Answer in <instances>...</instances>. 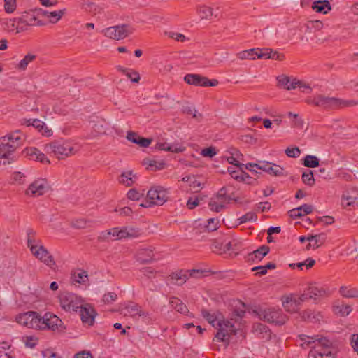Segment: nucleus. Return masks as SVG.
<instances>
[{
  "mask_svg": "<svg viewBox=\"0 0 358 358\" xmlns=\"http://www.w3.org/2000/svg\"><path fill=\"white\" fill-rule=\"evenodd\" d=\"M142 196L143 194L134 189H131L127 192L128 199L132 201H138L142 197Z\"/></svg>",
  "mask_w": 358,
  "mask_h": 358,
  "instance_id": "nucleus-55",
  "label": "nucleus"
},
{
  "mask_svg": "<svg viewBox=\"0 0 358 358\" xmlns=\"http://www.w3.org/2000/svg\"><path fill=\"white\" fill-rule=\"evenodd\" d=\"M48 189V182L44 179H38L33 182L26 190V194L31 196L43 195Z\"/></svg>",
  "mask_w": 358,
  "mask_h": 358,
  "instance_id": "nucleus-15",
  "label": "nucleus"
},
{
  "mask_svg": "<svg viewBox=\"0 0 358 358\" xmlns=\"http://www.w3.org/2000/svg\"><path fill=\"white\" fill-rule=\"evenodd\" d=\"M22 340L26 346L34 348L37 343V338L34 336H24Z\"/></svg>",
  "mask_w": 358,
  "mask_h": 358,
  "instance_id": "nucleus-58",
  "label": "nucleus"
},
{
  "mask_svg": "<svg viewBox=\"0 0 358 358\" xmlns=\"http://www.w3.org/2000/svg\"><path fill=\"white\" fill-rule=\"evenodd\" d=\"M340 293L345 298H358V289L356 288H348L343 286L340 288Z\"/></svg>",
  "mask_w": 358,
  "mask_h": 358,
  "instance_id": "nucleus-41",
  "label": "nucleus"
},
{
  "mask_svg": "<svg viewBox=\"0 0 358 358\" xmlns=\"http://www.w3.org/2000/svg\"><path fill=\"white\" fill-rule=\"evenodd\" d=\"M24 124H26L27 126L34 127L43 135H45L46 136H50L52 134V131L51 129H49L46 127L45 124L38 119L24 120Z\"/></svg>",
  "mask_w": 358,
  "mask_h": 358,
  "instance_id": "nucleus-22",
  "label": "nucleus"
},
{
  "mask_svg": "<svg viewBox=\"0 0 358 358\" xmlns=\"http://www.w3.org/2000/svg\"><path fill=\"white\" fill-rule=\"evenodd\" d=\"M323 27V24L320 20L310 21L307 24L308 29H315V30H320Z\"/></svg>",
  "mask_w": 358,
  "mask_h": 358,
  "instance_id": "nucleus-61",
  "label": "nucleus"
},
{
  "mask_svg": "<svg viewBox=\"0 0 358 358\" xmlns=\"http://www.w3.org/2000/svg\"><path fill=\"white\" fill-rule=\"evenodd\" d=\"M65 11V9L52 12L43 11V15L47 17L51 23H56L62 18Z\"/></svg>",
  "mask_w": 358,
  "mask_h": 358,
  "instance_id": "nucleus-34",
  "label": "nucleus"
},
{
  "mask_svg": "<svg viewBox=\"0 0 358 358\" xmlns=\"http://www.w3.org/2000/svg\"><path fill=\"white\" fill-rule=\"evenodd\" d=\"M128 141L140 145L142 148H147L152 142V139L141 137L134 131H128L127 134Z\"/></svg>",
  "mask_w": 358,
  "mask_h": 358,
  "instance_id": "nucleus-25",
  "label": "nucleus"
},
{
  "mask_svg": "<svg viewBox=\"0 0 358 358\" xmlns=\"http://www.w3.org/2000/svg\"><path fill=\"white\" fill-rule=\"evenodd\" d=\"M136 257L140 264H149L154 259L153 250L151 248H141L137 252Z\"/></svg>",
  "mask_w": 358,
  "mask_h": 358,
  "instance_id": "nucleus-23",
  "label": "nucleus"
},
{
  "mask_svg": "<svg viewBox=\"0 0 358 358\" xmlns=\"http://www.w3.org/2000/svg\"><path fill=\"white\" fill-rule=\"evenodd\" d=\"M26 155L29 156L30 159L37 160L41 163L50 164L49 159L45 157V154L42 153L39 150L36 148H29L24 150Z\"/></svg>",
  "mask_w": 358,
  "mask_h": 358,
  "instance_id": "nucleus-24",
  "label": "nucleus"
},
{
  "mask_svg": "<svg viewBox=\"0 0 358 358\" xmlns=\"http://www.w3.org/2000/svg\"><path fill=\"white\" fill-rule=\"evenodd\" d=\"M240 59H255L257 58V48H252L241 51L237 54Z\"/></svg>",
  "mask_w": 358,
  "mask_h": 358,
  "instance_id": "nucleus-40",
  "label": "nucleus"
},
{
  "mask_svg": "<svg viewBox=\"0 0 358 358\" xmlns=\"http://www.w3.org/2000/svg\"><path fill=\"white\" fill-rule=\"evenodd\" d=\"M227 160L229 164L238 167L240 169H242L243 167H245V165L240 163L239 159H237V157H235L234 156L231 155L230 157H228Z\"/></svg>",
  "mask_w": 358,
  "mask_h": 358,
  "instance_id": "nucleus-63",
  "label": "nucleus"
},
{
  "mask_svg": "<svg viewBox=\"0 0 358 358\" xmlns=\"http://www.w3.org/2000/svg\"><path fill=\"white\" fill-rule=\"evenodd\" d=\"M134 176L131 171L123 172L119 178V182L127 187H130L134 182Z\"/></svg>",
  "mask_w": 358,
  "mask_h": 358,
  "instance_id": "nucleus-37",
  "label": "nucleus"
},
{
  "mask_svg": "<svg viewBox=\"0 0 358 358\" xmlns=\"http://www.w3.org/2000/svg\"><path fill=\"white\" fill-rule=\"evenodd\" d=\"M253 331L258 338L259 337V334H262V332H264L266 334L265 335H270V329L268 327L261 323L255 324L253 326Z\"/></svg>",
  "mask_w": 358,
  "mask_h": 358,
  "instance_id": "nucleus-46",
  "label": "nucleus"
},
{
  "mask_svg": "<svg viewBox=\"0 0 358 358\" xmlns=\"http://www.w3.org/2000/svg\"><path fill=\"white\" fill-rule=\"evenodd\" d=\"M90 222L85 219H78L72 222V226L76 229H85L87 227Z\"/></svg>",
  "mask_w": 358,
  "mask_h": 358,
  "instance_id": "nucleus-52",
  "label": "nucleus"
},
{
  "mask_svg": "<svg viewBox=\"0 0 358 358\" xmlns=\"http://www.w3.org/2000/svg\"><path fill=\"white\" fill-rule=\"evenodd\" d=\"M325 238L326 236L323 233L315 235L313 242L312 243H309L306 246V249L310 250V248L316 249L319 248L321 245L324 243V242L325 241Z\"/></svg>",
  "mask_w": 358,
  "mask_h": 358,
  "instance_id": "nucleus-38",
  "label": "nucleus"
},
{
  "mask_svg": "<svg viewBox=\"0 0 358 358\" xmlns=\"http://www.w3.org/2000/svg\"><path fill=\"white\" fill-rule=\"evenodd\" d=\"M201 154L203 157H213V156H215L217 154V152H216L215 148L209 147V148L203 149L201 150Z\"/></svg>",
  "mask_w": 358,
  "mask_h": 358,
  "instance_id": "nucleus-59",
  "label": "nucleus"
},
{
  "mask_svg": "<svg viewBox=\"0 0 358 358\" xmlns=\"http://www.w3.org/2000/svg\"><path fill=\"white\" fill-rule=\"evenodd\" d=\"M80 316L83 324L92 326L94 323L95 316L96 315L94 309L87 303L84 304L79 308Z\"/></svg>",
  "mask_w": 358,
  "mask_h": 358,
  "instance_id": "nucleus-16",
  "label": "nucleus"
},
{
  "mask_svg": "<svg viewBox=\"0 0 358 358\" xmlns=\"http://www.w3.org/2000/svg\"><path fill=\"white\" fill-rule=\"evenodd\" d=\"M166 35L173 39H175L177 41H184L186 38L185 35L180 34V33H176L173 31H169L166 33Z\"/></svg>",
  "mask_w": 358,
  "mask_h": 358,
  "instance_id": "nucleus-60",
  "label": "nucleus"
},
{
  "mask_svg": "<svg viewBox=\"0 0 358 358\" xmlns=\"http://www.w3.org/2000/svg\"><path fill=\"white\" fill-rule=\"evenodd\" d=\"M138 317H141L142 320L145 323H149L152 320V317L149 312L145 311L142 308L141 309Z\"/></svg>",
  "mask_w": 358,
  "mask_h": 358,
  "instance_id": "nucleus-62",
  "label": "nucleus"
},
{
  "mask_svg": "<svg viewBox=\"0 0 358 358\" xmlns=\"http://www.w3.org/2000/svg\"><path fill=\"white\" fill-rule=\"evenodd\" d=\"M189 271H180L176 273H173L170 277L174 283L178 285H183L189 278Z\"/></svg>",
  "mask_w": 358,
  "mask_h": 358,
  "instance_id": "nucleus-31",
  "label": "nucleus"
},
{
  "mask_svg": "<svg viewBox=\"0 0 358 358\" xmlns=\"http://www.w3.org/2000/svg\"><path fill=\"white\" fill-rule=\"evenodd\" d=\"M219 220L217 218H210L208 220V224L206 226L209 231H213L217 229Z\"/></svg>",
  "mask_w": 358,
  "mask_h": 358,
  "instance_id": "nucleus-53",
  "label": "nucleus"
},
{
  "mask_svg": "<svg viewBox=\"0 0 358 358\" xmlns=\"http://www.w3.org/2000/svg\"><path fill=\"white\" fill-rule=\"evenodd\" d=\"M257 216L256 215L255 213H254L252 212H248L246 214L241 216L238 219V220H239V224H243L247 222H255L257 220Z\"/></svg>",
  "mask_w": 358,
  "mask_h": 358,
  "instance_id": "nucleus-48",
  "label": "nucleus"
},
{
  "mask_svg": "<svg viewBox=\"0 0 358 358\" xmlns=\"http://www.w3.org/2000/svg\"><path fill=\"white\" fill-rule=\"evenodd\" d=\"M170 304L176 311L186 314L188 312L187 307L178 298L173 297L170 300Z\"/></svg>",
  "mask_w": 358,
  "mask_h": 358,
  "instance_id": "nucleus-35",
  "label": "nucleus"
},
{
  "mask_svg": "<svg viewBox=\"0 0 358 358\" xmlns=\"http://www.w3.org/2000/svg\"><path fill=\"white\" fill-rule=\"evenodd\" d=\"M140 234V230L132 227H115L101 232L99 239L101 241L108 240L110 236L115 237V239L133 238L139 236Z\"/></svg>",
  "mask_w": 358,
  "mask_h": 358,
  "instance_id": "nucleus-5",
  "label": "nucleus"
},
{
  "mask_svg": "<svg viewBox=\"0 0 358 358\" xmlns=\"http://www.w3.org/2000/svg\"><path fill=\"white\" fill-rule=\"evenodd\" d=\"M312 8L317 13L327 14L331 10V5L327 0H319L314 1Z\"/></svg>",
  "mask_w": 358,
  "mask_h": 358,
  "instance_id": "nucleus-28",
  "label": "nucleus"
},
{
  "mask_svg": "<svg viewBox=\"0 0 358 358\" xmlns=\"http://www.w3.org/2000/svg\"><path fill=\"white\" fill-rule=\"evenodd\" d=\"M184 80L187 84L195 86L214 87L218 84L217 80H209L208 78L202 76L199 74H187L184 78Z\"/></svg>",
  "mask_w": 358,
  "mask_h": 358,
  "instance_id": "nucleus-14",
  "label": "nucleus"
},
{
  "mask_svg": "<svg viewBox=\"0 0 358 358\" xmlns=\"http://www.w3.org/2000/svg\"><path fill=\"white\" fill-rule=\"evenodd\" d=\"M209 206L210 208V210L215 212H220L224 208V205L223 204V201H221L220 203H218L213 199H211L209 202Z\"/></svg>",
  "mask_w": 358,
  "mask_h": 358,
  "instance_id": "nucleus-50",
  "label": "nucleus"
},
{
  "mask_svg": "<svg viewBox=\"0 0 358 358\" xmlns=\"http://www.w3.org/2000/svg\"><path fill=\"white\" fill-rule=\"evenodd\" d=\"M29 235L30 233H28V236H29ZM27 245L33 255L48 267L52 268L55 265L52 255L44 246L33 244V241L30 237H28Z\"/></svg>",
  "mask_w": 358,
  "mask_h": 358,
  "instance_id": "nucleus-6",
  "label": "nucleus"
},
{
  "mask_svg": "<svg viewBox=\"0 0 358 358\" xmlns=\"http://www.w3.org/2000/svg\"><path fill=\"white\" fill-rule=\"evenodd\" d=\"M303 164L308 168H315L319 166L320 160L315 155H308L303 158Z\"/></svg>",
  "mask_w": 358,
  "mask_h": 358,
  "instance_id": "nucleus-39",
  "label": "nucleus"
},
{
  "mask_svg": "<svg viewBox=\"0 0 358 358\" xmlns=\"http://www.w3.org/2000/svg\"><path fill=\"white\" fill-rule=\"evenodd\" d=\"M133 31L129 25L121 24L108 27L103 30V32L106 37L111 39L121 40L131 34Z\"/></svg>",
  "mask_w": 358,
  "mask_h": 358,
  "instance_id": "nucleus-10",
  "label": "nucleus"
},
{
  "mask_svg": "<svg viewBox=\"0 0 358 358\" xmlns=\"http://www.w3.org/2000/svg\"><path fill=\"white\" fill-rule=\"evenodd\" d=\"M302 180L306 185L310 187L313 186L315 184L313 171L308 170L307 171L303 172L302 174Z\"/></svg>",
  "mask_w": 358,
  "mask_h": 358,
  "instance_id": "nucleus-45",
  "label": "nucleus"
},
{
  "mask_svg": "<svg viewBox=\"0 0 358 358\" xmlns=\"http://www.w3.org/2000/svg\"><path fill=\"white\" fill-rule=\"evenodd\" d=\"M310 297L312 299L318 300L325 296H327L331 294V291L329 287L322 286L318 283H311L308 287Z\"/></svg>",
  "mask_w": 358,
  "mask_h": 358,
  "instance_id": "nucleus-17",
  "label": "nucleus"
},
{
  "mask_svg": "<svg viewBox=\"0 0 358 358\" xmlns=\"http://www.w3.org/2000/svg\"><path fill=\"white\" fill-rule=\"evenodd\" d=\"M24 140V135L19 130L0 138V165L9 164L15 160L13 152Z\"/></svg>",
  "mask_w": 358,
  "mask_h": 358,
  "instance_id": "nucleus-2",
  "label": "nucleus"
},
{
  "mask_svg": "<svg viewBox=\"0 0 358 358\" xmlns=\"http://www.w3.org/2000/svg\"><path fill=\"white\" fill-rule=\"evenodd\" d=\"M342 206L345 208L358 206V192L354 189L344 192L342 196Z\"/></svg>",
  "mask_w": 358,
  "mask_h": 358,
  "instance_id": "nucleus-21",
  "label": "nucleus"
},
{
  "mask_svg": "<svg viewBox=\"0 0 358 358\" xmlns=\"http://www.w3.org/2000/svg\"><path fill=\"white\" fill-rule=\"evenodd\" d=\"M259 317L268 323L276 325H282L287 321V316L280 309L269 308L261 310L259 312Z\"/></svg>",
  "mask_w": 358,
  "mask_h": 358,
  "instance_id": "nucleus-7",
  "label": "nucleus"
},
{
  "mask_svg": "<svg viewBox=\"0 0 358 358\" xmlns=\"http://www.w3.org/2000/svg\"><path fill=\"white\" fill-rule=\"evenodd\" d=\"M283 307L288 312H296L299 309L300 301L294 296H288L282 302Z\"/></svg>",
  "mask_w": 358,
  "mask_h": 358,
  "instance_id": "nucleus-29",
  "label": "nucleus"
},
{
  "mask_svg": "<svg viewBox=\"0 0 358 358\" xmlns=\"http://www.w3.org/2000/svg\"><path fill=\"white\" fill-rule=\"evenodd\" d=\"M59 298L62 308L66 311H77L82 306L81 298L75 294L64 292Z\"/></svg>",
  "mask_w": 358,
  "mask_h": 358,
  "instance_id": "nucleus-8",
  "label": "nucleus"
},
{
  "mask_svg": "<svg viewBox=\"0 0 358 358\" xmlns=\"http://www.w3.org/2000/svg\"><path fill=\"white\" fill-rule=\"evenodd\" d=\"M36 56L34 54L29 53L18 63L17 69L20 70H25L29 63L36 59Z\"/></svg>",
  "mask_w": 358,
  "mask_h": 358,
  "instance_id": "nucleus-42",
  "label": "nucleus"
},
{
  "mask_svg": "<svg viewBox=\"0 0 358 358\" xmlns=\"http://www.w3.org/2000/svg\"><path fill=\"white\" fill-rule=\"evenodd\" d=\"M202 316L213 327L217 325L219 327L218 331L215 336L217 341L225 343L227 345L229 343V338L231 335L236 334V329L234 325L231 322L218 320L217 317L206 310H202Z\"/></svg>",
  "mask_w": 358,
  "mask_h": 358,
  "instance_id": "nucleus-3",
  "label": "nucleus"
},
{
  "mask_svg": "<svg viewBox=\"0 0 358 358\" xmlns=\"http://www.w3.org/2000/svg\"><path fill=\"white\" fill-rule=\"evenodd\" d=\"M16 322L24 327L34 329H39L40 315L36 312L29 311L20 313L16 316Z\"/></svg>",
  "mask_w": 358,
  "mask_h": 358,
  "instance_id": "nucleus-11",
  "label": "nucleus"
},
{
  "mask_svg": "<svg viewBox=\"0 0 358 358\" xmlns=\"http://www.w3.org/2000/svg\"><path fill=\"white\" fill-rule=\"evenodd\" d=\"M307 103L323 109H337L354 104L352 101H345L336 97L317 94L307 99Z\"/></svg>",
  "mask_w": 358,
  "mask_h": 358,
  "instance_id": "nucleus-4",
  "label": "nucleus"
},
{
  "mask_svg": "<svg viewBox=\"0 0 358 358\" xmlns=\"http://www.w3.org/2000/svg\"><path fill=\"white\" fill-rule=\"evenodd\" d=\"M48 152L53 153L57 158L63 159L73 154V148L67 143L53 142L45 146Z\"/></svg>",
  "mask_w": 358,
  "mask_h": 358,
  "instance_id": "nucleus-12",
  "label": "nucleus"
},
{
  "mask_svg": "<svg viewBox=\"0 0 358 358\" xmlns=\"http://www.w3.org/2000/svg\"><path fill=\"white\" fill-rule=\"evenodd\" d=\"M217 198L218 199H220L221 201L225 202L227 201V202H229L231 200V198L229 196H227V188L225 187H222L217 194Z\"/></svg>",
  "mask_w": 358,
  "mask_h": 358,
  "instance_id": "nucleus-57",
  "label": "nucleus"
},
{
  "mask_svg": "<svg viewBox=\"0 0 358 358\" xmlns=\"http://www.w3.org/2000/svg\"><path fill=\"white\" fill-rule=\"evenodd\" d=\"M196 12L201 20H209L213 15V9L206 5H199L196 7Z\"/></svg>",
  "mask_w": 358,
  "mask_h": 358,
  "instance_id": "nucleus-32",
  "label": "nucleus"
},
{
  "mask_svg": "<svg viewBox=\"0 0 358 358\" xmlns=\"http://www.w3.org/2000/svg\"><path fill=\"white\" fill-rule=\"evenodd\" d=\"M271 57V49L269 48H257V58L269 59Z\"/></svg>",
  "mask_w": 358,
  "mask_h": 358,
  "instance_id": "nucleus-51",
  "label": "nucleus"
},
{
  "mask_svg": "<svg viewBox=\"0 0 358 358\" xmlns=\"http://www.w3.org/2000/svg\"><path fill=\"white\" fill-rule=\"evenodd\" d=\"M71 280L73 283L85 284L88 281V275L85 271L78 270L71 274Z\"/></svg>",
  "mask_w": 358,
  "mask_h": 358,
  "instance_id": "nucleus-33",
  "label": "nucleus"
},
{
  "mask_svg": "<svg viewBox=\"0 0 358 358\" xmlns=\"http://www.w3.org/2000/svg\"><path fill=\"white\" fill-rule=\"evenodd\" d=\"M296 341L302 348H310L308 358H335L336 350L326 338L300 334Z\"/></svg>",
  "mask_w": 358,
  "mask_h": 358,
  "instance_id": "nucleus-1",
  "label": "nucleus"
},
{
  "mask_svg": "<svg viewBox=\"0 0 358 358\" xmlns=\"http://www.w3.org/2000/svg\"><path fill=\"white\" fill-rule=\"evenodd\" d=\"M270 248L267 245H262L256 250L248 255V259L254 261L255 259L262 260L268 252Z\"/></svg>",
  "mask_w": 358,
  "mask_h": 358,
  "instance_id": "nucleus-30",
  "label": "nucleus"
},
{
  "mask_svg": "<svg viewBox=\"0 0 358 358\" xmlns=\"http://www.w3.org/2000/svg\"><path fill=\"white\" fill-rule=\"evenodd\" d=\"M259 163L261 166H259V170L263 171L273 176L285 175L284 169L279 165L268 162H260Z\"/></svg>",
  "mask_w": 358,
  "mask_h": 358,
  "instance_id": "nucleus-19",
  "label": "nucleus"
},
{
  "mask_svg": "<svg viewBox=\"0 0 358 358\" xmlns=\"http://www.w3.org/2000/svg\"><path fill=\"white\" fill-rule=\"evenodd\" d=\"M168 196L166 190L162 188L151 189L147 193V201L141 203V206L147 208L151 205L162 206L167 201Z\"/></svg>",
  "mask_w": 358,
  "mask_h": 358,
  "instance_id": "nucleus-9",
  "label": "nucleus"
},
{
  "mask_svg": "<svg viewBox=\"0 0 358 358\" xmlns=\"http://www.w3.org/2000/svg\"><path fill=\"white\" fill-rule=\"evenodd\" d=\"M39 329H50L55 331L62 325V321L55 314L46 313L43 317L40 315Z\"/></svg>",
  "mask_w": 358,
  "mask_h": 358,
  "instance_id": "nucleus-13",
  "label": "nucleus"
},
{
  "mask_svg": "<svg viewBox=\"0 0 358 358\" xmlns=\"http://www.w3.org/2000/svg\"><path fill=\"white\" fill-rule=\"evenodd\" d=\"M141 307L137 304H131L127 306L125 308L127 314H129L131 317H136L138 315Z\"/></svg>",
  "mask_w": 358,
  "mask_h": 358,
  "instance_id": "nucleus-47",
  "label": "nucleus"
},
{
  "mask_svg": "<svg viewBox=\"0 0 358 358\" xmlns=\"http://www.w3.org/2000/svg\"><path fill=\"white\" fill-rule=\"evenodd\" d=\"M18 22L20 25L24 27V31L27 29L28 26L43 25L40 20H38L33 12H25L18 17Z\"/></svg>",
  "mask_w": 358,
  "mask_h": 358,
  "instance_id": "nucleus-20",
  "label": "nucleus"
},
{
  "mask_svg": "<svg viewBox=\"0 0 358 358\" xmlns=\"http://www.w3.org/2000/svg\"><path fill=\"white\" fill-rule=\"evenodd\" d=\"M126 76L134 83H138L140 80V76L138 72L131 69H128L126 72Z\"/></svg>",
  "mask_w": 358,
  "mask_h": 358,
  "instance_id": "nucleus-56",
  "label": "nucleus"
},
{
  "mask_svg": "<svg viewBox=\"0 0 358 358\" xmlns=\"http://www.w3.org/2000/svg\"><path fill=\"white\" fill-rule=\"evenodd\" d=\"M301 317L303 320L316 322L320 321L322 317L320 313H315L308 310L303 311L301 313Z\"/></svg>",
  "mask_w": 358,
  "mask_h": 358,
  "instance_id": "nucleus-36",
  "label": "nucleus"
},
{
  "mask_svg": "<svg viewBox=\"0 0 358 358\" xmlns=\"http://www.w3.org/2000/svg\"><path fill=\"white\" fill-rule=\"evenodd\" d=\"M278 81L280 87L288 90L297 88V86H299V84H300L298 82V80L293 79L291 80L289 77L285 76H279L278 78Z\"/></svg>",
  "mask_w": 358,
  "mask_h": 358,
  "instance_id": "nucleus-27",
  "label": "nucleus"
},
{
  "mask_svg": "<svg viewBox=\"0 0 358 358\" xmlns=\"http://www.w3.org/2000/svg\"><path fill=\"white\" fill-rule=\"evenodd\" d=\"M286 155L289 157L296 158L299 157L301 154V151L298 147L294 148H287L285 150Z\"/></svg>",
  "mask_w": 358,
  "mask_h": 358,
  "instance_id": "nucleus-54",
  "label": "nucleus"
},
{
  "mask_svg": "<svg viewBox=\"0 0 358 358\" xmlns=\"http://www.w3.org/2000/svg\"><path fill=\"white\" fill-rule=\"evenodd\" d=\"M334 311L336 314H340L341 316H346L352 311L350 305L342 303L334 306Z\"/></svg>",
  "mask_w": 358,
  "mask_h": 358,
  "instance_id": "nucleus-43",
  "label": "nucleus"
},
{
  "mask_svg": "<svg viewBox=\"0 0 358 358\" xmlns=\"http://www.w3.org/2000/svg\"><path fill=\"white\" fill-rule=\"evenodd\" d=\"M4 9L7 13H12L16 9V0H4Z\"/></svg>",
  "mask_w": 358,
  "mask_h": 358,
  "instance_id": "nucleus-49",
  "label": "nucleus"
},
{
  "mask_svg": "<svg viewBox=\"0 0 358 358\" xmlns=\"http://www.w3.org/2000/svg\"><path fill=\"white\" fill-rule=\"evenodd\" d=\"M155 148L159 150H165L171 152L178 153L185 150V147L180 144L169 145L166 142H158Z\"/></svg>",
  "mask_w": 358,
  "mask_h": 358,
  "instance_id": "nucleus-26",
  "label": "nucleus"
},
{
  "mask_svg": "<svg viewBox=\"0 0 358 358\" xmlns=\"http://www.w3.org/2000/svg\"><path fill=\"white\" fill-rule=\"evenodd\" d=\"M259 166H261L260 163H248L245 165L244 168L249 170L254 176V179L256 180L262 174L261 172L257 171L259 170Z\"/></svg>",
  "mask_w": 358,
  "mask_h": 358,
  "instance_id": "nucleus-44",
  "label": "nucleus"
},
{
  "mask_svg": "<svg viewBox=\"0 0 358 358\" xmlns=\"http://www.w3.org/2000/svg\"><path fill=\"white\" fill-rule=\"evenodd\" d=\"M117 299V294L114 292H108L103 295V301L104 303H110Z\"/></svg>",
  "mask_w": 358,
  "mask_h": 358,
  "instance_id": "nucleus-64",
  "label": "nucleus"
},
{
  "mask_svg": "<svg viewBox=\"0 0 358 358\" xmlns=\"http://www.w3.org/2000/svg\"><path fill=\"white\" fill-rule=\"evenodd\" d=\"M2 28L8 32L20 33L24 31V27L21 26L18 22V17L3 18L1 20Z\"/></svg>",
  "mask_w": 358,
  "mask_h": 358,
  "instance_id": "nucleus-18",
  "label": "nucleus"
}]
</instances>
